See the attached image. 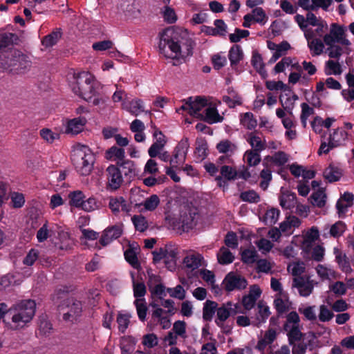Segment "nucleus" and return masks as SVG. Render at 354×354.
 <instances>
[{"label":"nucleus","mask_w":354,"mask_h":354,"mask_svg":"<svg viewBox=\"0 0 354 354\" xmlns=\"http://www.w3.org/2000/svg\"><path fill=\"white\" fill-rule=\"evenodd\" d=\"M36 303L32 299L22 300L9 308L8 318H10L11 329L24 328L30 322L35 313Z\"/></svg>","instance_id":"f257e3e1"},{"label":"nucleus","mask_w":354,"mask_h":354,"mask_svg":"<svg viewBox=\"0 0 354 354\" xmlns=\"http://www.w3.org/2000/svg\"><path fill=\"white\" fill-rule=\"evenodd\" d=\"M30 65L28 56L17 49L1 53L0 55V68L9 73H24Z\"/></svg>","instance_id":"f03ea898"},{"label":"nucleus","mask_w":354,"mask_h":354,"mask_svg":"<svg viewBox=\"0 0 354 354\" xmlns=\"http://www.w3.org/2000/svg\"><path fill=\"white\" fill-rule=\"evenodd\" d=\"M71 159L76 171L82 176H88L91 172L95 158L91 149L80 143L73 147Z\"/></svg>","instance_id":"7ed1b4c3"},{"label":"nucleus","mask_w":354,"mask_h":354,"mask_svg":"<svg viewBox=\"0 0 354 354\" xmlns=\"http://www.w3.org/2000/svg\"><path fill=\"white\" fill-rule=\"evenodd\" d=\"M75 94L84 99L86 102H92L97 91L93 85V80L91 75L87 72H82L76 77V82L73 86ZM93 103L95 105L99 104V99L94 98Z\"/></svg>","instance_id":"20e7f679"},{"label":"nucleus","mask_w":354,"mask_h":354,"mask_svg":"<svg viewBox=\"0 0 354 354\" xmlns=\"http://www.w3.org/2000/svg\"><path fill=\"white\" fill-rule=\"evenodd\" d=\"M82 302L74 297L63 300L58 306V310L62 315L64 321L70 323L77 322L82 313Z\"/></svg>","instance_id":"39448f33"},{"label":"nucleus","mask_w":354,"mask_h":354,"mask_svg":"<svg viewBox=\"0 0 354 354\" xmlns=\"http://www.w3.org/2000/svg\"><path fill=\"white\" fill-rule=\"evenodd\" d=\"M180 33L173 28H165L160 35V41L158 44L159 50L165 54L166 47L176 54L180 53L181 50V41L180 40Z\"/></svg>","instance_id":"423d86ee"},{"label":"nucleus","mask_w":354,"mask_h":354,"mask_svg":"<svg viewBox=\"0 0 354 354\" xmlns=\"http://www.w3.org/2000/svg\"><path fill=\"white\" fill-rule=\"evenodd\" d=\"M290 345L292 346V354H305L307 349L313 351L319 347V341L316 334L310 331V335H308V337H305L300 341L295 342L293 344Z\"/></svg>","instance_id":"0eeeda50"},{"label":"nucleus","mask_w":354,"mask_h":354,"mask_svg":"<svg viewBox=\"0 0 354 354\" xmlns=\"http://www.w3.org/2000/svg\"><path fill=\"white\" fill-rule=\"evenodd\" d=\"M222 285L226 292H230L234 290H244L248 286V281L241 274L234 272H230L225 275Z\"/></svg>","instance_id":"6e6552de"},{"label":"nucleus","mask_w":354,"mask_h":354,"mask_svg":"<svg viewBox=\"0 0 354 354\" xmlns=\"http://www.w3.org/2000/svg\"><path fill=\"white\" fill-rule=\"evenodd\" d=\"M107 187L111 190H117L123 183V177L120 168L114 165H109L106 169Z\"/></svg>","instance_id":"1a4fd4ad"},{"label":"nucleus","mask_w":354,"mask_h":354,"mask_svg":"<svg viewBox=\"0 0 354 354\" xmlns=\"http://www.w3.org/2000/svg\"><path fill=\"white\" fill-rule=\"evenodd\" d=\"M169 224L175 229L182 230L183 232H188L194 226V216L191 213L184 212L179 217L169 218Z\"/></svg>","instance_id":"9d476101"},{"label":"nucleus","mask_w":354,"mask_h":354,"mask_svg":"<svg viewBox=\"0 0 354 354\" xmlns=\"http://www.w3.org/2000/svg\"><path fill=\"white\" fill-rule=\"evenodd\" d=\"M292 287L297 288L300 296L306 297L313 292V281L308 277H295L292 281Z\"/></svg>","instance_id":"9b49d317"},{"label":"nucleus","mask_w":354,"mask_h":354,"mask_svg":"<svg viewBox=\"0 0 354 354\" xmlns=\"http://www.w3.org/2000/svg\"><path fill=\"white\" fill-rule=\"evenodd\" d=\"M122 234L121 225H115L106 228L99 240L100 243L102 246H106L113 240L118 239Z\"/></svg>","instance_id":"f8f14e48"},{"label":"nucleus","mask_w":354,"mask_h":354,"mask_svg":"<svg viewBox=\"0 0 354 354\" xmlns=\"http://www.w3.org/2000/svg\"><path fill=\"white\" fill-rule=\"evenodd\" d=\"M198 118L209 124L221 122L224 118L221 116L215 106L206 108L203 113L198 114Z\"/></svg>","instance_id":"ddd939ff"},{"label":"nucleus","mask_w":354,"mask_h":354,"mask_svg":"<svg viewBox=\"0 0 354 354\" xmlns=\"http://www.w3.org/2000/svg\"><path fill=\"white\" fill-rule=\"evenodd\" d=\"M207 106L206 99L201 97H196L194 100L192 97L188 98V107H189V115L198 118L200 111Z\"/></svg>","instance_id":"4468645a"},{"label":"nucleus","mask_w":354,"mask_h":354,"mask_svg":"<svg viewBox=\"0 0 354 354\" xmlns=\"http://www.w3.org/2000/svg\"><path fill=\"white\" fill-rule=\"evenodd\" d=\"M277 338V332L274 328H268L266 331L263 337L259 339L255 348L258 351H264L266 346L271 344Z\"/></svg>","instance_id":"2eb2a0df"},{"label":"nucleus","mask_w":354,"mask_h":354,"mask_svg":"<svg viewBox=\"0 0 354 354\" xmlns=\"http://www.w3.org/2000/svg\"><path fill=\"white\" fill-rule=\"evenodd\" d=\"M1 39V52H6V48H10L17 44L19 40V37L15 33L12 32H0Z\"/></svg>","instance_id":"dca6fc26"},{"label":"nucleus","mask_w":354,"mask_h":354,"mask_svg":"<svg viewBox=\"0 0 354 354\" xmlns=\"http://www.w3.org/2000/svg\"><path fill=\"white\" fill-rule=\"evenodd\" d=\"M86 123V119L84 117H78L70 120L66 127V132L73 134H77L82 131Z\"/></svg>","instance_id":"f3484780"},{"label":"nucleus","mask_w":354,"mask_h":354,"mask_svg":"<svg viewBox=\"0 0 354 354\" xmlns=\"http://www.w3.org/2000/svg\"><path fill=\"white\" fill-rule=\"evenodd\" d=\"M228 58L230 62V65L234 68L237 64L243 59V52L241 46L234 44L230 49L228 53Z\"/></svg>","instance_id":"a211bd4d"},{"label":"nucleus","mask_w":354,"mask_h":354,"mask_svg":"<svg viewBox=\"0 0 354 354\" xmlns=\"http://www.w3.org/2000/svg\"><path fill=\"white\" fill-rule=\"evenodd\" d=\"M62 36V29L60 28H56L50 34L43 37L41 44L46 48L52 47L58 42Z\"/></svg>","instance_id":"6ab92c4d"},{"label":"nucleus","mask_w":354,"mask_h":354,"mask_svg":"<svg viewBox=\"0 0 354 354\" xmlns=\"http://www.w3.org/2000/svg\"><path fill=\"white\" fill-rule=\"evenodd\" d=\"M308 335H310V332L302 333L299 326H291L287 331L288 344H293L295 342L300 341L305 337H308Z\"/></svg>","instance_id":"aec40b11"},{"label":"nucleus","mask_w":354,"mask_h":354,"mask_svg":"<svg viewBox=\"0 0 354 354\" xmlns=\"http://www.w3.org/2000/svg\"><path fill=\"white\" fill-rule=\"evenodd\" d=\"M115 166H118L119 168H120L122 174H123L125 176L132 178L134 177L136 174V165L132 160L124 159L122 161H118Z\"/></svg>","instance_id":"412c9836"},{"label":"nucleus","mask_w":354,"mask_h":354,"mask_svg":"<svg viewBox=\"0 0 354 354\" xmlns=\"http://www.w3.org/2000/svg\"><path fill=\"white\" fill-rule=\"evenodd\" d=\"M336 136L337 133L330 134L328 138V144L326 142H322L318 151L319 155H321L322 153L327 154L331 149L341 145V140H337Z\"/></svg>","instance_id":"4be33fe9"},{"label":"nucleus","mask_w":354,"mask_h":354,"mask_svg":"<svg viewBox=\"0 0 354 354\" xmlns=\"http://www.w3.org/2000/svg\"><path fill=\"white\" fill-rule=\"evenodd\" d=\"M207 143L203 138H197L196 140V148L194 150V156L197 161L204 160L207 156Z\"/></svg>","instance_id":"5701e85b"},{"label":"nucleus","mask_w":354,"mask_h":354,"mask_svg":"<svg viewBox=\"0 0 354 354\" xmlns=\"http://www.w3.org/2000/svg\"><path fill=\"white\" fill-rule=\"evenodd\" d=\"M342 176V170L333 165H330L324 171V177L329 183L338 181Z\"/></svg>","instance_id":"b1692460"},{"label":"nucleus","mask_w":354,"mask_h":354,"mask_svg":"<svg viewBox=\"0 0 354 354\" xmlns=\"http://www.w3.org/2000/svg\"><path fill=\"white\" fill-rule=\"evenodd\" d=\"M305 37L308 40V46L311 50H313V55H319L322 53L324 49V44L319 39H314L309 41L310 37H313V34L310 35L308 32L305 33Z\"/></svg>","instance_id":"393cba45"},{"label":"nucleus","mask_w":354,"mask_h":354,"mask_svg":"<svg viewBox=\"0 0 354 354\" xmlns=\"http://www.w3.org/2000/svg\"><path fill=\"white\" fill-rule=\"evenodd\" d=\"M217 303L213 301L207 300L204 304L203 309V318L205 321L209 322L217 309Z\"/></svg>","instance_id":"a878e982"},{"label":"nucleus","mask_w":354,"mask_h":354,"mask_svg":"<svg viewBox=\"0 0 354 354\" xmlns=\"http://www.w3.org/2000/svg\"><path fill=\"white\" fill-rule=\"evenodd\" d=\"M85 198V195L80 190L71 192L68 194L69 204L71 206L81 209Z\"/></svg>","instance_id":"bb28decb"},{"label":"nucleus","mask_w":354,"mask_h":354,"mask_svg":"<svg viewBox=\"0 0 354 354\" xmlns=\"http://www.w3.org/2000/svg\"><path fill=\"white\" fill-rule=\"evenodd\" d=\"M217 259L220 264L227 265L233 262L234 257L227 248L223 246L217 254Z\"/></svg>","instance_id":"cd10ccee"},{"label":"nucleus","mask_w":354,"mask_h":354,"mask_svg":"<svg viewBox=\"0 0 354 354\" xmlns=\"http://www.w3.org/2000/svg\"><path fill=\"white\" fill-rule=\"evenodd\" d=\"M203 257L201 254H192L185 257L183 259V263L192 270L198 269L201 266Z\"/></svg>","instance_id":"c85d7f7f"},{"label":"nucleus","mask_w":354,"mask_h":354,"mask_svg":"<svg viewBox=\"0 0 354 354\" xmlns=\"http://www.w3.org/2000/svg\"><path fill=\"white\" fill-rule=\"evenodd\" d=\"M296 198V194L293 192L283 194L279 196L280 205L283 209H290L295 206Z\"/></svg>","instance_id":"c756f323"},{"label":"nucleus","mask_w":354,"mask_h":354,"mask_svg":"<svg viewBox=\"0 0 354 354\" xmlns=\"http://www.w3.org/2000/svg\"><path fill=\"white\" fill-rule=\"evenodd\" d=\"M38 330L39 333L46 335L53 330L52 324L48 321L46 315H41L38 319Z\"/></svg>","instance_id":"7c9ffc66"},{"label":"nucleus","mask_w":354,"mask_h":354,"mask_svg":"<svg viewBox=\"0 0 354 354\" xmlns=\"http://www.w3.org/2000/svg\"><path fill=\"white\" fill-rule=\"evenodd\" d=\"M187 154L174 149L173 155L170 160V165L176 169H180L186 160Z\"/></svg>","instance_id":"2f4dec72"},{"label":"nucleus","mask_w":354,"mask_h":354,"mask_svg":"<svg viewBox=\"0 0 354 354\" xmlns=\"http://www.w3.org/2000/svg\"><path fill=\"white\" fill-rule=\"evenodd\" d=\"M241 124H243L248 130H252L255 129L257 125V121L254 118L253 113L251 112H246L241 115Z\"/></svg>","instance_id":"473e14b6"},{"label":"nucleus","mask_w":354,"mask_h":354,"mask_svg":"<svg viewBox=\"0 0 354 354\" xmlns=\"http://www.w3.org/2000/svg\"><path fill=\"white\" fill-rule=\"evenodd\" d=\"M125 260L135 269L140 268V263L138 261L137 254L133 248H129L124 252Z\"/></svg>","instance_id":"72a5a7b5"},{"label":"nucleus","mask_w":354,"mask_h":354,"mask_svg":"<svg viewBox=\"0 0 354 354\" xmlns=\"http://www.w3.org/2000/svg\"><path fill=\"white\" fill-rule=\"evenodd\" d=\"M134 304L136 307L137 314L141 322H145L147 313V307L145 299H136Z\"/></svg>","instance_id":"f704fd0d"},{"label":"nucleus","mask_w":354,"mask_h":354,"mask_svg":"<svg viewBox=\"0 0 354 354\" xmlns=\"http://www.w3.org/2000/svg\"><path fill=\"white\" fill-rule=\"evenodd\" d=\"M326 194L324 190L319 189L310 196V202L318 207H323L326 204Z\"/></svg>","instance_id":"c9c22d12"},{"label":"nucleus","mask_w":354,"mask_h":354,"mask_svg":"<svg viewBox=\"0 0 354 354\" xmlns=\"http://www.w3.org/2000/svg\"><path fill=\"white\" fill-rule=\"evenodd\" d=\"M221 176L228 181L234 180L237 178L238 171L236 169L228 166L223 165L220 169Z\"/></svg>","instance_id":"e433bc0d"},{"label":"nucleus","mask_w":354,"mask_h":354,"mask_svg":"<svg viewBox=\"0 0 354 354\" xmlns=\"http://www.w3.org/2000/svg\"><path fill=\"white\" fill-rule=\"evenodd\" d=\"M346 230V225L342 221L333 224L330 228V235L334 238L340 237Z\"/></svg>","instance_id":"4c0bfd02"},{"label":"nucleus","mask_w":354,"mask_h":354,"mask_svg":"<svg viewBox=\"0 0 354 354\" xmlns=\"http://www.w3.org/2000/svg\"><path fill=\"white\" fill-rule=\"evenodd\" d=\"M131 221L136 230L143 232L147 230L149 225L145 216L142 215H134Z\"/></svg>","instance_id":"58836bf2"},{"label":"nucleus","mask_w":354,"mask_h":354,"mask_svg":"<svg viewBox=\"0 0 354 354\" xmlns=\"http://www.w3.org/2000/svg\"><path fill=\"white\" fill-rule=\"evenodd\" d=\"M135 342L131 337H124L120 340V349L122 354H131L134 349Z\"/></svg>","instance_id":"ea45409f"},{"label":"nucleus","mask_w":354,"mask_h":354,"mask_svg":"<svg viewBox=\"0 0 354 354\" xmlns=\"http://www.w3.org/2000/svg\"><path fill=\"white\" fill-rule=\"evenodd\" d=\"M241 261L245 264H252L257 261V252L254 249H246L241 254Z\"/></svg>","instance_id":"a19ab883"},{"label":"nucleus","mask_w":354,"mask_h":354,"mask_svg":"<svg viewBox=\"0 0 354 354\" xmlns=\"http://www.w3.org/2000/svg\"><path fill=\"white\" fill-rule=\"evenodd\" d=\"M159 204V197L156 194H152L147 198L145 201L141 203V205H142L146 210L152 212L157 208Z\"/></svg>","instance_id":"79ce46f5"},{"label":"nucleus","mask_w":354,"mask_h":354,"mask_svg":"<svg viewBox=\"0 0 354 354\" xmlns=\"http://www.w3.org/2000/svg\"><path fill=\"white\" fill-rule=\"evenodd\" d=\"M280 214L277 208H271L266 211L264 216V221L266 225H272L277 223Z\"/></svg>","instance_id":"37998d69"},{"label":"nucleus","mask_w":354,"mask_h":354,"mask_svg":"<svg viewBox=\"0 0 354 354\" xmlns=\"http://www.w3.org/2000/svg\"><path fill=\"white\" fill-rule=\"evenodd\" d=\"M267 158H269L273 164L277 166H283L284 165L288 160V155L282 151H279L276 152L272 156H267Z\"/></svg>","instance_id":"c03bdc74"},{"label":"nucleus","mask_w":354,"mask_h":354,"mask_svg":"<svg viewBox=\"0 0 354 354\" xmlns=\"http://www.w3.org/2000/svg\"><path fill=\"white\" fill-rule=\"evenodd\" d=\"M153 262L156 263L160 260L164 259L165 263L168 268H170V266H168L170 263L167 260L168 250L165 248H160L158 250L153 251Z\"/></svg>","instance_id":"a18cd8bd"},{"label":"nucleus","mask_w":354,"mask_h":354,"mask_svg":"<svg viewBox=\"0 0 354 354\" xmlns=\"http://www.w3.org/2000/svg\"><path fill=\"white\" fill-rule=\"evenodd\" d=\"M258 308H259V310L258 315L257 317V323L255 324V326L259 327L262 323H264L266 321V319L270 315V312L269 307L263 306L261 302L258 304Z\"/></svg>","instance_id":"49530a36"},{"label":"nucleus","mask_w":354,"mask_h":354,"mask_svg":"<svg viewBox=\"0 0 354 354\" xmlns=\"http://www.w3.org/2000/svg\"><path fill=\"white\" fill-rule=\"evenodd\" d=\"M239 198L242 201L250 203H257L260 201L259 195L253 189L241 192Z\"/></svg>","instance_id":"de8ad7c7"},{"label":"nucleus","mask_w":354,"mask_h":354,"mask_svg":"<svg viewBox=\"0 0 354 354\" xmlns=\"http://www.w3.org/2000/svg\"><path fill=\"white\" fill-rule=\"evenodd\" d=\"M245 158L249 166H256L261 161L259 151L249 150L245 153Z\"/></svg>","instance_id":"09e8293b"},{"label":"nucleus","mask_w":354,"mask_h":354,"mask_svg":"<svg viewBox=\"0 0 354 354\" xmlns=\"http://www.w3.org/2000/svg\"><path fill=\"white\" fill-rule=\"evenodd\" d=\"M251 63L253 67L255 68L261 75L263 74L262 71L266 73L264 71L265 65L263 62V58L258 52L253 51Z\"/></svg>","instance_id":"8fccbe9b"},{"label":"nucleus","mask_w":354,"mask_h":354,"mask_svg":"<svg viewBox=\"0 0 354 354\" xmlns=\"http://www.w3.org/2000/svg\"><path fill=\"white\" fill-rule=\"evenodd\" d=\"M266 88L270 91H290V88L284 84L282 81H267L266 82Z\"/></svg>","instance_id":"3c124183"},{"label":"nucleus","mask_w":354,"mask_h":354,"mask_svg":"<svg viewBox=\"0 0 354 354\" xmlns=\"http://www.w3.org/2000/svg\"><path fill=\"white\" fill-rule=\"evenodd\" d=\"M250 35V32L247 30H242L239 28H236L234 33L229 35V39L231 43H237L241 41L243 38H246Z\"/></svg>","instance_id":"603ef678"},{"label":"nucleus","mask_w":354,"mask_h":354,"mask_svg":"<svg viewBox=\"0 0 354 354\" xmlns=\"http://www.w3.org/2000/svg\"><path fill=\"white\" fill-rule=\"evenodd\" d=\"M100 203L94 197H90L86 200L84 198L83 205L81 207L85 212H92L99 208Z\"/></svg>","instance_id":"864d4df0"},{"label":"nucleus","mask_w":354,"mask_h":354,"mask_svg":"<svg viewBox=\"0 0 354 354\" xmlns=\"http://www.w3.org/2000/svg\"><path fill=\"white\" fill-rule=\"evenodd\" d=\"M326 68L325 73L328 75L331 74L339 75L342 73L340 64L330 59L326 62Z\"/></svg>","instance_id":"5fc2aeb1"},{"label":"nucleus","mask_w":354,"mask_h":354,"mask_svg":"<svg viewBox=\"0 0 354 354\" xmlns=\"http://www.w3.org/2000/svg\"><path fill=\"white\" fill-rule=\"evenodd\" d=\"M253 13V21L261 24H265L268 20V17L266 15L265 11L261 7H256L252 10Z\"/></svg>","instance_id":"6e6d98bb"},{"label":"nucleus","mask_w":354,"mask_h":354,"mask_svg":"<svg viewBox=\"0 0 354 354\" xmlns=\"http://www.w3.org/2000/svg\"><path fill=\"white\" fill-rule=\"evenodd\" d=\"M300 318L299 315L295 311L290 312L286 317V322L283 325V330L288 331L290 327V324H292V326H299Z\"/></svg>","instance_id":"4d7b16f0"},{"label":"nucleus","mask_w":354,"mask_h":354,"mask_svg":"<svg viewBox=\"0 0 354 354\" xmlns=\"http://www.w3.org/2000/svg\"><path fill=\"white\" fill-rule=\"evenodd\" d=\"M11 203L14 208H21L25 203V198L23 194L14 192L10 194Z\"/></svg>","instance_id":"13d9d810"},{"label":"nucleus","mask_w":354,"mask_h":354,"mask_svg":"<svg viewBox=\"0 0 354 354\" xmlns=\"http://www.w3.org/2000/svg\"><path fill=\"white\" fill-rule=\"evenodd\" d=\"M130 315L127 314H119L117 317V323L118 324V330L124 333L130 323Z\"/></svg>","instance_id":"bf43d9fd"},{"label":"nucleus","mask_w":354,"mask_h":354,"mask_svg":"<svg viewBox=\"0 0 354 354\" xmlns=\"http://www.w3.org/2000/svg\"><path fill=\"white\" fill-rule=\"evenodd\" d=\"M171 331L180 337H186V323L184 321H176L173 324Z\"/></svg>","instance_id":"052dcab7"},{"label":"nucleus","mask_w":354,"mask_h":354,"mask_svg":"<svg viewBox=\"0 0 354 354\" xmlns=\"http://www.w3.org/2000/svg\"><path fill=\"white\" fill-rule=\"evenodd\" d=\"M248 142L254 148V151H261L264 149L263 143L262 142L260 137L251 133L249 136Z\"/></svg>","instance_id":"680f3d73"},{"label":"nucleus","mask_w":354,"mask_h":354,"mask_svg":"<svg viewBox=\"0 0 354 354\" xmlns=\"http://www.w3.org/2000/svg\"><path fill=\"white\" fill-rule=\"evenodd\" d=\"M158 337L154 333L145 335L142 338V344L149 348L158 345Z\"/></svg>","instance_id":"e2e57ef3"},{"label":"nucleus","mask_w":354,"mask_h":354,"mask_svg":"<svg viewBox=\"0 0 354 354\" xmlns=\"http://www.w3.org/2000/svg\"><path fill=\"white\" fill-rule=\"evenodd\" d=\"M127 109L133 115L137 116L140 112L144 111L142 101L141 100H132L129 102Z\"/></svg>","instance_id":"0e129e2a"},{"label":"nucleus","mask_w":354,"mask_h":354,"mask_svg":"<svg viewBox=\"0 0 354 354\" xmlns=\"http://www.w3.org/2000/svg\"><path fill=\"white\" fill-rule=\"evenodd\" d=\"M106 153L109 156L110 158L115 157L118 159V161H122L124 158V150L122 148H118L115 146H113L109 149Z\"/></svg>","instance_id":"69168bd1"},{"label":"nucleus","mask_w":354,"mask_h":354,"mask_svg":"<svg viewBox=\"0 0 354 354\" xmlns=\"http://www.w3.org/2000/svg\"><path fill=\"white\" fill-rule=\"evenodd\" d=\"M163 18L168 24H174L177 21V16L175 10L169 6H166L163 11Z\"/></svg>","instance_id":"338daca9"},{"label":"nucleus","mask_w":354,"mask_h":354,"mask_svg":"<svg viewBox=\"0 0 354 354\" xmlns=\"http://www.w3.org/2000/svg\"><path fill=\"white\" fill-rule=\"evenodd\" d=\"M225 244L228 248H231L232 249H235L238 246V239L235 232H228L225 235Z\"/></svg>","instance_id":"774afa93"}]
</instances>
